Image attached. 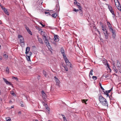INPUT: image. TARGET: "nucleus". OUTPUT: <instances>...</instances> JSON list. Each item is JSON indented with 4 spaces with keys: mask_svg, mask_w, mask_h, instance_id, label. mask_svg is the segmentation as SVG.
Wrapping results in <instances>:
<instances>
[{
    "mask_svg": "<svg viewBox=\"0 0 121 121\" xmlns=\"http://www.w3.org/2000/svg\"><path fill=\"white\" fill-rule=\"evenodd\" d=\"M99 99L100 103L103 105L105 106H108V104L106 99L102 96V95L99 96Z\"/></svg>",
    "mask_w": 121,
    "mask_h": 121,
    "instance_id": "f257e3e1",
    "label": "nucleus"
},
{
    "mask_svg": "<svg viewBox=\"0 0 121 121\" xmlns=\"http://www.w3.org/2000/svg\"><path fill=\"white\" fill-rule=\"evenodd\" d=\"M117 66L119 70V71L120 73H121V65L118 60H117Z\"/></svg>",
    "mask_w": 121,
    "mask_h": 121,
    "instance_id": "f03ea898",
    "label": "nucleus"
},
{
    "mask_svg": "<svg viewBox=\"0 0 121 121\" xmlns=\"http://www.w3.org/2000/svg\"><path fill=\"white\" fill-rule=\"evenodd\" d=\"M18 38L20 39V43H22L24 45V38L22 35H18Z\"/></svg>",
    "mask_w": 121,
    "mask_h": 121,
    "instance_id": "7ed1b4c3",
    "label": "nucleus"
},
{
    "mask_svg": "<svg viewBox=\"0 0 121 121\" xmlns=\"http://www.w3.org/2000/svg\"><path fill=\"white\" fill-rule=\"evenodd\" d=\"M102 29L103 31V33L104 34H108L106 28L104 27L103 25H102Z\"/></svg>",
    "mask_w": 121,
    "mask_h": 121,
    "instance_id": "20e7f679",
    "label": "nucleus"
},
{
    "mask_svg": "<svg viewBox=\"0 0 121 121\" xmlns=\"http://www.w3.org/2000/svg\"><path fill=\"white\" fill-rule=\"evenodd\" d=\"M54 78L55 79V81L56 82V85L59 86H60L59 85L60 84V81L59 80L57 79L56 76H55L54 77Z\"/></svg>",
    "mask_w": 121,
    "mask_h": 121,
    "instance_id": "39448f33",
    "label": "nucleus"
},
{
    "mask_svg": "<svg viewBox=\"0 0 121 121\" xmlns=\"http://www.w3.org/2000/svg\"><path fill=\"white\" fill-rule=\"evenodd\" d=\"M74 4H75L76 5V6L78 7V8L79 10H81V9H82V8L81 7V5H80V4L79 3L76 2V3L75 2H74Z\"/></svg>",
    "mask_w": 121,
    "mask_h": 121,
    "instance_id": "423d86ee",
    "label": "nucleus"
},
{
    "mask_svg": "<svg viewBox=\"0 0 121 121\" xmlns=\"http://www.w3.org/2000/svg\"><path fill=\"white\" fill-rule=\"evenodd\" d=\"M41 34L42 35V36H43L44 39H46L47 38L46 36V33L43 31L42 30L41 31Z\"/></svg>",
    "mask_w": 121,
    "mask_h": 121,
    "instance_id": "0eeeda50",
    "label": "nucleus"
},
{
    "mask_svg": "<svg viewBox=\"0 0 121 121\" xmlns=\"http://www.w3.org/2000/svg\"><path fill=\"white\" fill-rule=\"evenodd\" d=\"M62 54V55L63 57L65 62H67L68 61V59L67 58V57L66 56V55L65 54V53L63 54Z\"/></svg>",
    "mask_w": 121,
    "mask_h": 121,
    "instance_id": "6e6552de",
    "label": "nucleus"
},
{
    "mask_svg": "<svg viewBox=\"0 0 121 121\" xmlns=\"http://www.w3.org/2000/svg\"><path fill=\"white\" fill-rule=\"evenodd\" d=\"M103 62L104 65H107L108 68L110 69L109 68V65L107 61L106 60V59L103 60Z\"/></svg>",
    "mask_w": 121,
    "mask_h": 121,
    "instance_id": "1a4fd4ad",
    "label": "nucleus"
},
{
    "mask_svg": "<svg viewBox=\"0 0 121 121\" xmlns=\"http://www.w3.org/2000/svg\"><path fill=\"white\" fill-rule=\"evenodd\" d=\"M54 41L56 42H57L59 40V39L58 38V37L57 35H56L54 36Z\"/></svg>",
    "mask_w": 121,
    "mask_h": 121,
    "instance_id": "9d476101",
    "label": "nucleus"
},
{
    "mask_svg": "<svg viewBox=\"0 0 121 121\" xmlns=\"http://www.w3.org/2000/svg\"><path fill=\"white\" fill-rule=\"evenodd\" d=\"M42 97L43 98H45L47 97V95L44 93L43 91H41Z\"/></svg>",
    "mask_w": 121,
    "mask_h": 121,
    "instance_id": "9b49d317",
    "label": "nucleus"
},
{
    "mask_svg": "<svg viewBox=\"0 0 121 121\" xmlns=\"http://www.w3.org/2000/svg\"><path fill=\"white\" fill-rule=\"evenodd\" d=\"M3 79L4 81L7 84L10 85H12V84H11L10 82L7 81L6 79H5L4 78H3Z\"/></svg>",
    "mask_w": 121,
    "mask_h": 121,
    "instance_id": "f8f14e48",
    "label": "nucleus"
},
{
    "mask_svg": "<svg viewBox=\"0 0 121 121\" xmlns=\"http://www.w3.org/2000/svg\"><path fill=\"white\" fill-rule=\"evenodd\" d=\"M30 48L29 47H27L26 48V52L25 53L26 54V55H27L28 54V53L29 52V51L30 50Z\"/></svg>",
    "mask_w": 121,
    "mask_h": 121,
    "instance_id": "ddd939ff",
    "label": "nucleus"
},
{
    "mask_svg": "<svg viewBox=\"0 0 121 121\" xmlns=\"http://www.w3.org/2000/svg\"><path fill=\"white\" fill-rule=\"evenodd\" d=\"M37 37H38V41L41 44H43V42L42 39L39 37L38 36H37Z\"/></svg>",
    "mask_w": 121,
    "mask_h": 121,
    "instance_id": "4468645a",
    "label": "nucleus"
},
{
    "mask_svg": "<svg viewBox=\"0 0 121 121\" xmlns=\"http://www.w3.org/2000/svg\"><path fill=\"white\" fill-rule=\"evenodd\" d=\"M67 65H68L70 68H72V65L71 63L69 62V61L67 62H65Z\"/></svg>",
    "mask_w": 121,
    "mask_h": 121,
    "instance_id": "2eb2a0df",
    "label": "nucleus"
},
{
    "mask_svg": "<svg viewBox=\"0 0 121 121\" xmlns=\"http://www.w3.org/2000/svg\"><path fill=\"white\" fill-rule=\"evenodd\" d=\"M45 39V43L46 44L49 46H50V44L48 42V39H47V38H46Z\"/></svg>",
    "mask_w": 121,
    "mask_h": 121,
    "instance_id": "dca6fc26",
    "label": "nucleus"
},
{
    "mask_svg": "<svg viewBox=\"0 0 121 121\" xmlns=\"http://www.w3.org/2000/svg\"><path fill=\"white\" fill-rule=\"evenodd\" d=\"M30 56H28V55H26V59L28 61H31V60H30Z\"/></svg>",
    "mask_w": 121,
    "mask_h": 121,
    "instance_id": "f3484780",
    "label": "nucleus"
},
{
    "mask_svg": "<svg viewBox=\"0 0 121 121\" xmlns=\"http://www.w3.org/2000/svg\"><path fill=\"white\" fill-rule=\"evenodd\" d=\"M43 74L44 76L45 77H47V74L46 72L44 70H43Z\"/></svg>",
    "mask_w": 121,
    "mask_h": 121,
    "instance_id": "a211bd4d",
    "label": "nucleus"
},
{
    "mask_svg": "<svg viewBox=\"0 0 121 121\" xmlns=\"http://www.w3.org/2000/svg\"><path fill=\"white\" fill-rule=\"evenodd\" d=\"M3 11H4L5 14H6L8 15H9V13L8 12L7 9H4Z\"/></svg>",
    "mask_w": 121,
    "mask_h": 121,
    "instance_id": "6ab92c4d",
    "label": "nucleus"
},
{
    "mask_svg": "<svg viewBox=\"0 0 121 121\" xmlns=\"http://www.w3.org/2000/svg\"><path fill=\"white\" fill-rule=\"evenodd\" d=\"M61 53L62 54L65 53V52L64 50V49L63 47L61 48Z\"/></svg>",
    "mask_w": 121,
    "mask_h": 121,
    "instance_id": "aec40b11",
    "label": "nucleus"
},
{
    "mask_svg": "<svg viewBox=\"0 0 121 121\" xmlns=\"http://www.w3.org/2000/svg\"><path fill=\"white\" fill-rule=\"evenodd\" d=\"M112 88L110 90H108V91H103V92H104V93H109L112 90Z\"/></svg>",
    "mask_w": 121,
    "mask_h": 121,
    "instance_id": "412c9836",
    "label": "nucleus"
},
{
    "mask_svg": "<svg viewBox=\"0 0 121 121\" xmlns=\"http://www.w3.org/2000/svg\"><path fill=\"white\" fill-rule=\"evenodd\" d=\"M112 38L114 39L115 38V36H116V33L115 32V31H114V32H112Z\"/></svg>",
    "mask_w": 121,
    "mask_h": 121,
    "instance_id": "4be33fe9",
    "label": "nucleus"
},
{
    "mask_svg": "<svg viewBox=\"0 0 121 121\" xmlns=\"http://www.w3.org/2000/svg\"><path fill=\"white\" fill-rule=\"evenodd\" d=\"M62 66L64 68V69H65V71H68V69L67 66H66L65 65V66L64 65H63V64H62Z\"/></svg>",
    "mask_w": 121,
    "mask_h": 121,
    "instance_id": "5701e85b",
    "label": "nucleus"
},
{
    "mask_svg": "<svg viewBox=\"0 0 121 121\" xmlns=\"http://www.w3.org/2000/svg\"><path fill=\"white\" fill-rule=\"evenodd\" d=\"M113 69L114 71L116 73H117L118 72L117 69L115 66H114L113 67Z\"/></svg>",
    "mask_w": 121,
    "mask_h": 121,
    "instance_id": "b1692460",
    "label": "nucleus"
},
{
    "mask_svg": "<svg viewBox=\"0 0 121 121\" xmlns=\"http://www.w3.org/2000/svg\"><path fill=\"white\" fill-rule=\"evenodd\" d=\"M10 93L13 95L14 96H16V95L15 94V93H14V92H13V91H10Z\"/></svg>",
    "mask_w": 121,
    "mask_h": 121,
    "instance_id": "393cba45",
    "label": "nucleus"
},
{
    "mask_svg": "<svg viewBox=\"0 0 121 121\" xmlns=\"http://www.w3.org/2000/svg\"><path fill=\"white\" fill-rule=\"evenodd\" d=\"M57 15V14L56 13H54L52 14V16L53 17L55 18L56 17Z\"/></svg>",
    "mask_w": 121,
    "mask_h": 121,
    "instance_id": "a878e982",
    "label": "nucleus"
},
{
    "mask_svg": "<svg viewBox=\"0 0 121 121\" xmlns=\"http://www.w3.org/2000/svg\"><path fill=\"white\" fill-rule=\"evenodd\" d=\"M62 116L64 119V121H67V120L65 116L63 115H62Z\"/></svg>",
    "mask_w": 121,
    "mask_h": 121,
    "instance_id": "bb28decb",
    "label": "nucleus"
},
{
    "mask_svg": "<svg viewBox=\"0 0 121 121\" xmlns=\"http://www.w3.org/2000/svg\"><path fill=\"white\" fill-rule=\"evenodd\" d=\"M109 76V75L108 74H107V75L106 74H104L103 76V77H104L105 78H106L108 77Z\"/></svg>",
    "mask_w": 121,
    "mask_h": 121,
    "instance_id": "cd10ccee",
    "label": "nucleus"
},
{
    "mask_svg": "<svg viewBox=\"0 0 121 121\" xmlns=\"http://www.w3.org/2000/svg\"><path fill=\"white\" fill-rule=\"evenodd\" d=\"M93 69H91L90 71V73H89V77H90V78H91V76H90V75H93V74H92V72H93Z\"/></svg>",
    "mask_w": 121,
    "mask_h": 121,
    "instance_id": "c85d7f7f",
    "label": "nucleus"
},
{
    "mask_svg": "<svg viewBox=\"0 0 121 121\" xmlns=\"http://www.w3.org/2000/svg\"><path fill=\"white\" fill-rule=\"evenodd\" d=\"M27 31L29 33V34H30L31 35H32V34L30 30L29 29V30H27Z\"/></svg>",
    "mask_w": 121,
    "mask_h": 121,
    "instance_id": "c756f323",
    "label": "nucleus"
},
{
    "mask_svg": "<svg viewBox=\"0 0 121 121\" xmlns=\"http://www.w3.org/2000/svg\"><path fill=\"white\" fill-rule=\"evenodd\" d=\"M6 119L7 121H11V119L9 117H7L6 118Z\"/></svg>",
    "mask_w": 121,
    "mask_h": 121,
    "instance_id": "7c9ffc66",
    "label": "nucleus"
},
{
    "mask_svg": "<svg viewBox=\"0 0 121 121\" xmlns=\"http://www.w3.org/2000/svg\"><path fill=\"white\" fill-rule=\"evenodd\" d=\"M116 5V6L117 8L120 11H121V6H117V4H115Z\"/></svg>",
    "mask_w": 121,
    "mask_h": 121,
    "instance_id": "2f4dec72",
    "label": "nucleus"
},
{
    "mask_svg": "<svg viewBox=\"0 0 121 121\" xmlns=\"http://www.w3.org/2000/svg\"><path fill=\"white\" fill-rule=\"evenodd\" d=\"M99 85L100 86V88L101 89H102L103 91H105V90L104 89V88H103V87L102 86H101V84L100 83L99 84Z\"/></svg>",
    "mask_w": 121,
    "mask_h": 121,
    "instance_id": "473e14b6",
    "label": "nucleus"
},
{
    "mask_svg": "<svg viewBox=\"0 0 121 121\" xmlns=\"http://www.w3.org/2000/svg\"><path fill=\"white\" fill-rule=\"evenodd\" d=\"M108 8L109 9V10L110 11H111V10L112 9H113L112 7L110 5L108 6Z\"/></svg>",
    "mask_w": 121,
    "mask_h": 121,
    "instance_id": "72a5a7b5",
    "label": "nucleus"
},
{
    "mask_svg": "<svg viewBox=\"0 0 121 121\" xmlns=\"http://www.w3.org/2000/svg\"><path fill=\"white\" fill-rule=\"evenodd\" d=\"M36 29H38L39 31H41L42 30V29L39 27L36 26Z\"/></svg>",
    "mask_w": 121,
    "mask_h": 121,
    "instance_id": "f704fd0d",
    "label": "nucleus"
},
{
    "mask_svg": "<svg viewBox=\"0 0 121 121\" xmlns=\"http://www.w3.org/2000/svg\"><path fill=\"white\" fill-rule=\"evenodd\" d=\"M110 12L112 13V14L114 16H115V14L114 13V11L113 10V9H112L111 10V11H110Z\"/></svg>",
    "mask_w": 121,
    "mask_h": 121,
    "instance_id": "c9c22d12",
    "label": "nucleus"
},
{
    "mask_svg": "<svg viewBox=\"0 0 121 121\" xmlns=\"http://www.w3.org/2000/svg\"><path fill=\"white\" fill-rule=\"evenodd\" d=\"M108 93H104V94H105V95H106L108 97H109L110 99V97H112V95H110V96H109V94H108Z\"/></svg>",
    "mask_w": 121,
    "mask_h": 121,
    "instance_id": "e433bc0d",
    "label": "nucleus"
},
{
    "mask_svg": "<svg viewBox=\"0 0 121 121\" xmlns=\"http://www.w3.org/2000/svg\"><path fill=\"white\" fill-rule=\"evenodd\" d=\"M4 56L6 58H8V55L6 54H4Z\"/></svg>",
    "mask_w": 121,
    "mask_h": 121,
    "instance_id": "4c0bfd02",
    "label": "nucleus"
},
{
    "mask_svg": "<svg viewBox=\"0 0 121 121\" xmlns=\"http://www.w3.org/2000/svg\"><path fill=\"white\" fill-rule=\"evenodd\" d=\"M104 34V35L105 36V39H108V34Z\"/></svg>",
    "mask_w": 121,
    "mask_h": 121,
    "instance_id": "58836bf2",
    "label": "nucleus"
},
{
    "mask_svg": "<svg viewBox=\"0 0 121 121\" xmlns=\"http://www.w3.org/2000/svg\"><path fill=\"white\" fill-rule=\"evenodd\" d=\"M92 78L94 80H95L97 79V77L96 76H93L92 77Z\"/></svg>",
    "mask_w": 121,
    "mask_h": 121,
    "instance_id": "ea45409f",
    "label": "nucleus"
},
{
    "mask_svg": "<svg viewBox=\"0 0 121 121\" xmlns=\"http://www.w3.org/2000/svg\"><path fill=\"white\" fill-rule=\"evenodd\" d=\"M32 54V53L31 52H28L27 55H28V56H31Z\"/></svg>",
    "mask_w": 121,
    "mask_h": 121,
    "instance_id": "a19ab883",
    "label": "nucleus"
},
{
    "mask_svg": "<svg viewBox=\"0 0 121 121\" xmlns=\"http://www.w3.org/2000/svg\"><path fill=\"white\" fill-rule=\"evenodd\" d=\"M0 6L1 8L2 9L4 10V9H5L6 8H5L3 6L1 5V4L0 5Z\"/></svg>",
    "mask_w": 121,
    "mask_h": 121,
    "instance_id": "79ce46f5",
    "label": "nucleus"
},
{
    "mask_svg": "<svg viewBox=\"0 0 121 121\" xmlns=\"http://www.w3.org/2000/svg\"><path fill=\"white\" fill-rule=\"evenodd\" d=\"M6 71L8 73H9V69L8 68V67H7L6 68Z\"/></svg>",
    "mask_w": 121,
    "mask_h": 121,
    "instance_id": "37998d69",
    "label": "nucleus"
},
{
    "mask_svg": "<svg viewBox=\"0 0 121 121\" xmlns=\"http://www.w3.org/2000/svg\"><path fill=\"white\" fill-rule=\"evenodd\" d=\"M45 14H47V15H50V13L49 12H45Z\"/></svg>",
    "mask_w": 121,
    "mask_h": 121,
    "instance_id": "c03bdc74",
    "label": "nucleus"
},
{
    "mask_svg": "<svg viewBox=\"0 0 121 121\" xmlns=\"http://www.w3.org/2000/svg\"><path fill=\"white\" fill-rule=\"evenodd\" d=\"M82 101L83 103H85V104H86V101L85 100V99H82Z\"/></svg>",
    "mask_w": 121,
    "mask_h": 121,
    "instance_id": "a18cd8bd",
    "label": "nucleus"
},
{
    "mask_svg": "<svg viewBox=\"0 0 121 121\" xmlns=\"http://www.w3.org/2000/svg\"><path fill=\"white\" fill-rule=\"evenodd\" d=\"M117 0V3L118 4V5H117V6H121L120 4L119 3V1H118V0Z\"/></svg>",
    "mask_w": 121,
    "mask_h": 121,
    "instance_id": "49530a36",
    "label": "nucleus"
},
{
    "mask_svg": "<svg viewBox=\"0 0 121 121\" xmlns=\"http://www.w3.org/2000/svg\"><path fill=\"white\" fill-rule=\"evenodd\" d=\"M13 78L15 79L17 81L18 80V78L17 77H13Z\"/></svg>",
    "mask_w": 121,
    "mask_h": 121,
    "instance_id": "de8ad7c7",
    "label": "nucleus"
},
{
    "mask_svg": "<svg viewBox=\"0 0 121 121\" xmlns=\"http://www.w3.org/2000/svg\"><path fill=\"white\" fill-rule=\"evenodd\" d=\"M25 28H26V29L27 30H28L29 29L28 27H27V26H26V25H25Z\"/></svg>",
    "mask_w": 121,
    "mask_h": 121,
    "instance_id": "09e8293b",
    "label": "nucleus"
},
{
    "mask_svg": "<svg viewBox=\"0 0 121 121\" xmlns=\"http://www.w3.org/2000/svg\"><path fill=\"white\" fill-rule=\"evenodd\" d=\"M43 103H44V106H45L46 108H47L48 106L46 104H44L43 102Z\"/></svg>",
    "mask_w": 121,
    "mask_h": 121,
    "instance_id": "8fccbe9b",
    "label": "nucleus"
},
{
    "mask_svg": "<svg viewBox=\"0 0 121 121\" xmlns=\"http://www.w3.org/2000/svg\"><path fill=\"white\" fill-rule=\"evenodd\" d=\"M82 9H81V10L79 9V10L80 11L79 12V13L80 14H82Z\"/></svg>",
    "mask_w": 121,
    "mask_h": 121,
    "instance_id": "3c124183",
    "label": "nucleus"
},
{
    "mask_svg": "<svg viewBox=\"0 0 121 121\" xmlns=\"http://www.w3.org/2000/svg\"><path fill=\"white\" fill-rule=\"evenodd\" d=\"M39 23L40 24H41L42 26L43 27H44L45 25H43L42 24L41 22H40Z\"/></svg>",
    "mask_w": 121,
    "mask_h": 121,
    "instance_id": "603ef678",
    "label": "nucleus"
},
{
    "mask_svg": "<svg viewBox=\"0 0 121 121\" xmlns=\"http://www.w3.org/2000/svg\"><path fill=\"white\" fill-rule=\"evenodd\" d=\"M73 11L75 12H77V9L75 8L73 9Z\"/></svg>",
    "mask_w": 121,
    "mask_h": 121,
    "instance_id": "864d4df0",
    "label": "nucleus"
},
{
    "mask_svg": "<svg viewBox=\"0 0 121 121\" xmlns=\"http://www.w3.org/2000/svg\"><path fill=\"white\" fill-rule=\"evenodd\" d=\"M110 31H111L112 32L114 31H115L113 29H111L110 30Z\"/></svg>",
    "mask_w": 121,
    "mask_h": 121,
    "instance_id": "5fc2aeb1",
    "label": "nucleus"
},
{
    "mask_svg": "<svg viewBox=\"0 0 121 121\" xmlns=\"http://www.w3.org/2000/svg\"><path fill=\"white\" fill-rule=\"evenodd\" d=\"M62 103L63 104H64L63 105V106H65L66 105V104L64 102H62Z\"/></svg>",
    "mask_w": 121,
    "mask_h": 121,
    "instance_id": "6e6d98bb",
    "label": "nucleus"
},
{
    "mask_svg": "<svg viewBox=\"0 0 121 121\" xmlns=\"http://www.w3.org/2000/svg\"><path fill=\"white\" fill-rule=\"evenodd\" d=\"M109 28V30H111V29H113L112 27V26L111 27H110L109 28Z\"/></svg>",
    "mask_w": 121,
    "mask_h": 121,
    "instance_id": "4d7b16f0",
    "label": "nucleus"
},
{
    "mask_svg": "<svg viewBox=\"0 0 121 121\" xmlns=\"http://www.w3.org/2000/svg\"><path fill=\"white\" fill-rule=\"evenodd\" d=\"M107 24L108 25H110V23L109 22H107Z\"/></svg>",
    "mask_w": 121,
    "mask_h": 121,
    "instance_id": "13d9d810",
    "label": "nucleus"
},
{
    "mask_svg": "<svg viewBox=\"0 0 121 121\" xmlns=\"http://www.w3.org/2000/svg\"><path fill=\"white\" fill-rule=\"evenodd\" d=\"M108 28H109L110 27H111L112 26L111 24L110 25H108Z\"/></svg>",
    "mask_w": 121,
    "mask_h": 121,
    "instance_id": "bf43d9fd",
    "label": "nucleus"
},
{
    "mask_svg": "<svg viewBox=\"0 0 121 121\" xmlns=\"http://www.w3.org/2000/svg\"><path fill=\"white\" fill-rule=\"evenodd\" d=\"M46 109H47L48 111H49V108H48L47 107V108H46Z\"/></svg>",
    "mask_w": 121,
    "mask_h": 121,
    "instance_id": "052dcab7",
    "label": "nucleus"
},
{
    "mask_svg": "<svg viewBox=\"0 0 121 121\" xmlns=\"http://www.w3.org/2000/svg\"><path fill=\"white\" fill-rule=\"evenodd\" d=\"M97 31L99 33V34L100 35V31L98 30H97Z\"/></svg>",
    "mask_w": 121,
    "mask_h": 121,
    "instance_id": "680f3d73",
    "label": "nucleus"
},
{
    "mask_svg": "<svg viewBox=\"0 0 121 121\" xmlns=\"http://www.w3.org/2000/svg\"><path fill=\"white\" fill-rule=\"evenodd\" d=\"M14 107V106H11V108H13Z\"/></svg>",
    "mask_w": 121,
    "mask_h": 121,
    "instance_id": "e2e57ef3",
    "label": "nucleus"
},
{
    "mask_svg": "<svg viewBox=\"0 0 121 121\" xmlns=\"http://www.w3.org/2000/svg\"><path fill=\"white\" fill-rule=\"evenodd\" d=\"M2 59V57L1 56H0V59L1 60Z\"/></svg>",
    "mask_w": 121,
    "mask_h": 121,
    "instance_id": "0e129e2a",
    "label": "nucleus"
},
{
    "mask_svg": "<svg viewBox=\"0 0 121 121\" xmlns=\"http://www.w3.org/2000/svg\"><path fill=\"white\" fill-rule=\"evenodd\" d=\"M18 114H21V112L20 111L18 112Z\"/></svg>",
    "mask_w": 121,
    "mask_h": 121,
    "instance_id": "69168bd1",
    "label": "nucleus"
},
{
    "mask_svg": "<svg viewBox=\"0 0 121 121\" xmlns=\"http://www.w3.org/2000/svg\"><path fill=\"white\" fill-rule=\"evenodd\" d=\"M21 106L22 107H23V105L22 104L21 105Z\"/></svg>",
    "mask_w": 121,
    "mask_h": 121,
    "instance_id": "338daca9",
    "label": "nucleus"
},
{
    "mask_svg": "<svg viewBox=\"0 0 121 121\" xmlns=\"http://www.w3.org/2000/svg\"><path fill=\"white\" fill-rule=\"evenodd\" d=\"M77 12L78 11H79V9H77Z\"/></svg>",
    "mask_w": 121,
    "mask_h": 121,
    "instance_id": "774afa93",
    "label": "nucleus"
}]
</instances>
